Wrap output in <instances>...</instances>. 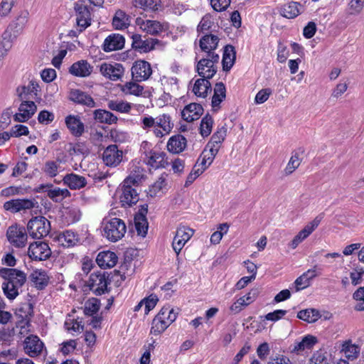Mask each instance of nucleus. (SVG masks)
Segmentation results:
<instances>
[{
  "instance_id": "nucleus-25",
  "label": "nucleus",
  "mask_w": 364,
  "mask_h": 364,
  "mask_svg": "<svg viewBox=\"0 0 364 364\" xmlns=\"http://www.w3.org/2000/svg\"><path fill=\"white\" fill-rule=\"evenodd\" d=\"M219 39L214 35H206L200 39L199 45L203 53L205 54H217L215 50L218 48Z\"/></svg>"
},
{
  "instance_id": "nucleus-58",
  "label": "nucleus",
  "mask_w": 364,
  "mask_h": 364,
  "mask_svg": "<svg viewBox=\"0 0 364 364\" xmlns=\"http://www.w3.org/2000/svg\"><path fill=\"white\" fill-rule=\"evenodd\" d=\"M178 313L169 306H164L156 316H161V319L165 321H169L172 323L177 318Z\"/></svg>"
},
{
  "instance_id": "nucleus-6",
  "label": "nucleus",
  "mask_w": 364,
  "mask_h": 364,
  "mask_svg": "<svg viewBox=\"0 0 364 364\" xmlns=\"http://www.w3.org/2000/svg\"><path fill=\"white\" fill-rule=\"evenodd\" d=\"M27 229L31 237L40 239L49 233L50 223L45 217L36 216L28 221Z\"/></svg>"
},
{
  "instance_id": "nucleus-49",
  "label": "nucleus",
  "mask_w": 364,
  "mask_h": 364,
  "mask_svg": "<svg viewBox=\"0 0 364 364\" xmlns=\"http://www.w3.org/2000/svg\"><path fill=\"white\" fill-rule=\"evenodd\" d=\"M107 107L120 113H129L132 109V105L123 100H112L107 102Z\"/></svg>"
},
{
  "instance_id": "nucleus-26",
  "label": "nucleus",
  "mask_w": 364,
  "mask_h": 364,
  "mask_svg": "<svg viewBox=\"0 0 364 364\" xmlns=\"http://www.w3.org/2000/svg\"><path fill=\"white\" fill-rule=\"evenodd\" d=\"M203 108L198 103H191L186 105L181 112L182 118L188 122H191L200 118L203 114Z\"/></svg>"
},
{
  "instance_id": "nucleus-55",
  "label": "nucleus",
  "mask_w": 364,
  "mask_h": 364,
  "mask_svg": "<svg viewBox=\"0 0 364 364\" xmlns=\"http://www.w3.org/2000/svg\"><path fill=\"white\" fill-rule=\"evenodd\" d=\"M301 160L298 153H294L291 155L288 164L284 169V173L286 176L291 174L300 166Z\"/></svg>"
},
{
  "instance_id": "nucleus-8",
  "label": "nucleus",
  "mask_w": 364,
  "mask_h": 364,
  "mask_svg": "<svg viewBox=\"0 0 364 364\" xmlns=\"http://www.w3.org/2000/svg\"><path fill=\"white\" fill-rule=\"evenodd\" d=\"M136 24L139 27L141 31L151 36L159 35L168 29V24L167 23L144 19L141 17L136 18Z\"/></svg>"
},
{
  "instance_id": "nucleus-43",
  "label": "nucleus",
  "mask_w": 364,
  "mask_h": 364,
  "mask_svg": "<svg viewBox=\"0 0 364 364\" xmlns=\"http://www.w3.org/2000/svg\"><path fill=\"white\" fill-rule=\"evenodd\" d=\"M147 209H144L141 213H138L134 217L135 228L139 235L145 237L148 230V222L146 218V213Z\"/></svg>"
},
{
  "instance_id": "nucleus-41",
  "label": "nucleus",
  "mask_w": 364,
  "mask_h": 364,
  "mask_svg": "<svg viewBox=\"0 0 364 364\" xmlns=\"http://www.w3.org/2000/svg\"><path fill=\"white\" fill-rule=\"evenodd\" d=\"M94 119L100 122L107 124H116L118 118L112 112L105 109H98L93 112Z\"/></svg>"
},
{
  "instance_id": "nucleus-17",
  "label": "nucleus",
  "mask_w": 364,
  "mask_h": 364,
  "mask_svg": "<svg viewBox=\"0 0 364 364\" xmlns=\"http://www.w3.org/2000/svg\"><path fill=\"white\" fill-rule=\"evenodd\" d=\"M107 279L105 274H91L87 282V286L96 295H102L107 291Z\"/></svg>"
},
{
  "instance_id": "nucleus-42",
  "label": "nucleus",
  "mask_w": 364,
  "mask_h": 364,
  "mask_svg": "<svg viewBox=\"0 0 364 364\" xmlns=\"http://www.w3.org/2000/svg\"><path fill=\"white\" fill-rule=\"evenodd\" d=\"M316 276L315 269H309L302 275L299 277L294 282L296 291H299L308 287L310 284V281Z\"/></svg>"
},
{
  "instance_id": "nucleus-13",
  "label": "nucleus",
  "mask_w": 364,
  "mask_h": 364,
  "mask_svg": "<svg viewBox=\"0 0 364 364\" xmlns=\"http://www.w3.org/2000/svg\"><path fill=\"white\" fill-rule=\"evenodd\" d=\"M50 255L51 250L48 245L42 241H37L30 244L28 249V255L33 260H45Z\"/></svg>"
},
{
  "instance_id": "nucleus-14",
  "label": "nucleus",
  "mask_w": 364,
  "mask_h": 364,
  "mask_svg": "<svg viewBox=\"0 0 364 364\" xmlns=\"http://www.w3.org/2000/svg\"><path fill=\"white\" fill-rule=\"evenodd\" d=\"M132 48L140 53H148L156 48L161 42L156 38H148L144 40L140 34H133L132 36Z\"/></svg>"
},
{
  "instance_id": "nucleus-40",
  "label": "nucleus",
  "mask_w": 364,
  "mask_h": 364,
  "mask_svg": "<svg viewBox=\"0 0 364 364\" xmlns=\"http://www.w3.org/2000/svg\"><path fill=\"white\" fill-rule=\"evenodd\" d=\"M31 282L38 289H44L48 284L49 277L46 271L42 269H36L30 275Z\"/></svg>"
},
{
  "instance_id": "nucleus-33",
  "label": "nucleus",
  "mask_w": 364,
  "mask_h": 364,
  "mask_svg": "<svg viewBox=\"0 0 364 364\" xmlns=\"http://www.w3.org/2000/svg\"><path fill=\"white\" fill-rule=\"evenodd\" d=\"M69 98L75 103L86 105L89 107H95L96 105L90 95L80 90H72L70 92Z\"/></svg>"
},
{
  "instance_id": "nucleus-15",
  "label": "nucleus",
  "mask_w": 364,
  "mask_h": 364,
  "mask_svg": "<svg viewBox=\"0 0 364 364\" xmlns=\"http://www.w3.org/2000/svg\"><path fill=\"white\" fill-rule=\"evenodd\" d=\"M37 107L33 101L23 100L18 107V112L14 114L17 122H26L36 113Z\"/></svg>"
},
{
  "instance_id": "nucleus-62",
  "label": "nucleus",
  "mask_w": 364,
  "mask_h": 364,
  "mask_svg": "<svg viewBox=\"0 0 364 364\" xmlns=\"http://www.w3.org/2000/svg\"><path fill=\"white\" fill-rule=\"evenodd\" d=\"M309 364H328V360L325 353L318 350L313 354Z\"/></svg>"
},
{
  "instance_id": "nucleus-29",
  "label": "nucleus",
  "mask_w": 364,
  "mask_h": 364,
  "mask_svg": "<svg viewBox=\"0 0 364 364\" xmlns=\"http://www.w3.org/2000/svg\"><path fill=\"white\" fill-rule=\"evenodd\" d=\"M62 181L71 190H80L87 185V180L84 176L74 173L66 174Z\"/></svg>"
},
{
  "instance_id": "nucleus-23",
  "label": "nucleus",
  "mask_w": 364,
  "mask_h": 364,
  "mask_svg": "<svg viewBox=\"0 0 364 364\" xmlns=\"http://www.w3.org/2000/svg\"><path fill=\"white\" fill-rule=\"evenodd\" d=\"M65 122L67 128L74 136L79 137L84 133L85 125L79 116L70 114L65 117Z\"/></svg>"
},
{
  "instance_id": "nucleus-45",
  "label": "nucleus",
  "mask_w": 364,
  "mask_h": 364,
  "mask_svg": "<svg viewBox=\"0 0 364 364\" xmlns=\"http://www.w3.org/2000/svg\"><path fill=\"white\" fill-rule=\"evenodd\" d=\"M255 296H252V293L249 292L246 295L240 297L230 307V310L233 314L240 312L244 307L248 306L255 300Z\"/></svg>"
},
{
  "instance_id": "nucleus-2",
  "label": "nucleus",
  "mask_w": 364,
  "mask_h": 364,
  "mask_svg": "<svg viewBox=\"0 0 364 364\" xmlns=\"http://www.w3.org/2000/svg\"><path fill=\"white\" fill-rule=\"evenodd\" d=\"M0 276L4 279L2 289L5 296L14 300L26 281V274L21 270L11 268L0 269Z\"/></svg>"
},
{
  "instance_id": "nucleus-57",
  "label": "nucleus",
  "mask_w": 364,
  "mask_h": 364,
  "mask_svg": "<svg viewBox=\"0 0 364 364\" xmlns=\"http://www.w3.org/2000/svg\"><path fill=\"white\" fill-rule=\"evenodd\" d=\"M229 229V225L227 223L220 224L218 227V230L214 232L210 236V242L213 245L220 243L224 235H225Z\"/></svg>"
},
{
  "instance_id": "nucleus-3",
  "label": "nucleus",
  "mask_w": 364,
  "mask_h": 364,
  "mask_svg": "<svg viewBox=\"0 0 364 364\" xmlns=\"http://www.w3.org/2000/svg\"><path fill=\"white\" fill-rule=\"evenodd\" d=\"M142 178V174L129 175L123 181L122 193L120 196V203L124 207H130L136 204L139 199L136 190L133 186H136Z\"/></svg>"
},
{
  "instance_id": "nucleus-36",
  "label": "nucleus",
  "mask_w": 364,
  "mask_h": 364,
  "mask_svg": "<svg viewBox=\"0 0 364 364\" xmlns=\"http://www.w3.org/2000/svg\"><path fill=\"white\" fill-rule=\"evenodd\" d=\"M186 139L181 134H177L168 139L166 146L169 152L179 154L186 149Z\"/></svg>"
},
{
  "instance_id": "nucleus-48",
  "label": "nucleus",
  "mask_w": 364,
  "mask_h": 364,
  "mask_svg": "<svg viewBox=\"0 0 364 364\" xmlns=\"http://www.w3.org/2000/svg\"><path fill=\"white\" fill-rule=\"evenodd\" d=\"M316 341V337L311 335L306 336L301 341L294 343L293 351L299 353L306 349H311Z\"/></svg>"
},
{
  "instance_id": "nucleus-63",
  "label": "nucleus",
  "mask_w": 364,
  "mask_h": 364,
  "mask_svg": "<svg viewBox=\"0 0 364 364\" xmlns=\"http://www.w3.org/2000/svg\"><path fill=\"white\" fill-rule=\"evenodd\" d=\"M272 94V90L269 88H264L259 90L255 97V104L260 105L265 102Z\"/></svg>"
},
{
  "instance_id": "nucleus-21",
  "label": "nucleus",
  "mask_w": 364,
  "mask_h": 364,
  "mask_svg": "<svg viewBox=\"0 0 364 364\" xmlns=\"http://www.w3.org/2000/svg\"><path fill=\"white\" fill-rule=\"evenodd\" d=\"M145 161L153 168H164L168 161L166 154L163 151L151 150L146 153Z\"/></svg>"
},
{
  "instance_id": "nucleus-11",
  "label": "nucleus",
  "mask_w": 364,
  "mask_h": 364,
  "mask_svg": "<svg viewBox=\"0 0 364 364\" xmlns=\"http://www.w3.org/2000/svg\"><path fill=\"white\" fill-rule=\"evenodd\" d=\"M74 9L76 15V23L79 31H85L91 25V14L89 8L81 1L75 4Z\"/></svg>"
},
{
  "instance_id": "nucleus-4",
  "label": "nucleus",
  "mask_w": 364,
  "mask_h": 364,
  "mask_svg": "<svg viewBox=\"0 0 364 364\" xmlns=\"http://www.w3.org/2000/svg\"><path fill=\"white\" fill-rule=\"evenodd\" d=\"M103 235L111 242L121 240L126 233L124 222L119 218L105 219L102 223Z\"/></svg>"
},
{
  "instance_id": "nucleus-50",
  "label": "nucleus",
  "mask_w": 364,
  "mask_h": 364,
  "mask_svg": "<svg viewBox=\"0 0 364 364\" xmlns=\"http://www.w3.org/2000/svg\"><path fill=\"white\" fill-rule=\"evenodd\" d=\"M171 323L169 321H165L161 319V316H156L152 321V326L151 328V334L159 336L162 333Z\"/></svg>"
},
{
  "instance_id": "nucleus-60",
  "label": "nucleus",
  "mask_w": 364,
  "mask_h": 364,
  "mask_svg": "<svg viewBox=\"0 0 364 364\" xmlns=\"http://www.w3.org/2000/svg\"><path fill=\"white\" fill-rule=\"evenodd\" d=\"M29 134L28 128L22 124H16L14 126L10 132H9V139L11 137H20L21 136H27Z\"/></svg>"
},
{
  "instance_id": "nucleus-56",
  "label": "nucleus",
  "mask_w": 364,
  "mask_h": 364,
  "mask_svg": "<svg viewBox=\"0 0 364 364\" xmlns=\"http://www.w3.org/2000/svg\"><path fill=\"white\" fill-rule=\"evenodd\" d=\"M122 91L127 95L139 96L143 93L144 87L136 82H129L123 86Z\"/></svg>"
},
{
  "instance_id": "nucleus-12",
  "label": "nucleus",
  "mask_w": 364,
  "mask_h": 364,
  "mask_svg": "<svg viewBox=\"0 0 364 364\" xmlns=\"http://www.w3.org/2000/svg\"><path fill=\"white\" fill-rule=\"evenodd\" d=\"M23 349L25 353L31 358L39 356L46 350L43 341L37 336L34 335L28 336L25 338Z\"/></svg>"
},
{
  "instance_id": "nucleus-59",
  "label": "nucleus",
  "mask_w": 364,
  "mask_h": 364,
  "mask_svg": "<svg viewBox=\"0 0 364 364\" xmlns=\"http://www.w3.org/2000/svg\"><path fill=\"white\" fill-rule=\"evenodd\" d=\"M12 47V42L7 33H4L0 41V59L4 58Z\"/></svg>"
},
{
  "instance_id": "nucleus-44",
  "label": "nucleus",
  "mask_w": 364,
  "mask_h": 364,
  "mask_svg": "<svg viewBox=\"0 0 364 364\" xmlns=\"http://www.w3.org/2000/svg\"><path fill=\"white\" fill-rule=\"evenodd\" d=\"M64 326L73 335L80 333L84 328L82 319L75 318L70 315L65 320Z\"/></svg>"
},
{
  "instance_id": "nucleus-39",
  "label": "nucleus",
  "mask_w": 364,
  "mask_h": 364,
  "mask_svg": "<svg viewBox=\"0 0 364 364\" xmlns=\"http://www.w3.org/2000/svg\"><path fill=\"white\" fill-rule=\"evenodd\" d=\"M213 91L212 107L215 111H217L219 109L221 102L225 99L226 88L223 82H218L215 84Z\"/></svg>"
},
{
  "instance_id": "nucleus-24",
  "label": "nucleus",
  "mask_w": 364,
  "mask_h": 364,
  "mask_svg": "<svg viewBox=\"0 0 364 364\" xmlns=\"http://www.w3.org/2000/svg\"><path fill=\"white\" fill-rule=\"evenodd\" d=\"M92 69L93 67L87 60H80L70 66L69 72L74 76L86 77L91 75Z\"/></svg>"
},
{
  "instance_id": "nucleus-51",
  "label": "nucleus",
  "mask_w": 364,
  "mask_h": 364,
  "mask_svg": "<svg viewBox=\"0 0 364 364\" xmlns=\"http://www.w3.org/2000/svg\"><path fill=\"white\" fill-rule=\"evenodd\" d=\"M166 175L161 174L159 178L149 188V195L151 197L158 196L161 192H164L166 187Z\"/></svg>"
},
{
  "instance_id": "nucleus-30",
  "label": "nucleus",
  "mask_w": 364,
  "mask_h": 364,
  "mask_svg": "<svg viewBox=\"0 0 364 364\" xmlns=\"http://www.w3.org/2000/svg\"><path fill=\"white\" fill-rule=\"evenodd\" d=\"M29 16V12L26 9L21 10L18 13L17 16L10 25L11 28L14 29L15 36L19 35L23 32L28 22Z\"/></svg>"
},
{
  "instance_id": "nucleus-38",
  "label": "nucleus",
  "mask_w": 364,
  "mask_h": 364,
  "mask_svg": "<svg viewBox=\"0 0 364 364\" xmlns=\"http://www.w3.org/2000/svg\"><path fill=\"white\" fill-rule=\"evenodd\" d=\"M58 242L63 247H70L80 242L78 235L72 230H65L58 236Z\"/></svg>"
},
{
  "instance_id": "nucleus-46",
  "label": "nucleus",
  "mask_w": 364,
  "mask_h": 364,
  "mask_svg": "<svg viewBox=\"0 0 364 364\" xmlns=\"http://www.w3.org/2000/svg\"><path fill=\"white\" fill-rule=\"evenodd\" d=\"M235 60V52L234 47L226 46L224 49L222 63L224 70H229L233 65Z\"/></svg>"
},
{
  "instance_id": "nucleus-27",
  "label": "nucleus",
  "mask_w": 364,
  "mask_h": 364,
  "mask_svg": "<svg viewBox=\"0 0 364 364\" xmlns=\"http://www.w3.org/2000/svg\"><path fill=\"white\" fill-rule=\"evenodd\" d=\"M124 38L118 33H114L107 36L103 43V50L105 52H111L120 50L124 46Z\"/></svg>"
},
{
  "instance_id": "nucleus-19",
  "label": "nucleus",
  "mask_w": 364,
  "mask_h": 364,
  "mask_svg": "<svg viewBox=\"0 0 364 364\" xmlns=\"http://www.w3.org/2000/svg\"><path fill=\"white\" fill-rule=\"evenodd\" d=\"M123 153L117 145H109L102 154V160L108 166H117L122 160Z\"/></svg>"
},
{
  "instance_id": "nucleus-52",
  "label": "nucleus",
  "mask_w": 364,
  "mask_h": 364,
  "mask_svg": "<svg viewBox=\"0 0 364 364\" xmlns=\"http://www.w3.org/2000/svg\"><path fill=\"white\" fill-rule=\"evenodd\" d=\"M100 308V302L96 298L89 299L85 301L83 311L85 315L93 316L97 314Z\"/></svg>"
},
{
  "instance_id": "nucleus-47",
  "label": "nucleus",
  "mask_w": 364,
  "mask_h": 364,
  "mask_svg": "<svg viewBox=\"0 0 364 364\" xmlns=\"http://www.w3.org/2000/svg\"><path fill=\"white\" fill-rule=\"evenodd\" d=\"M321 314L317 309H306L298 312L297 318L308 323H314L318 320Z\"/></svg>"
},
{
  "instance_id": "nucleus-5",
  "label": "nucleus",
  "mask_w": 364,
  "mask_h": 364,
  "mask_svg": "<svg viewBox=\"0 0 364 364\" xmlns=\"http://www.w3.org/2000/svg\"><path fill=\"white\" fill-rule=\"evenodd\" d=\"M219 58L218 54L201 55L196 66L198 75L204 78H212L217 72Z\"/></svg>"
},
{
  "instance_id": "nucleus-18",
  "label": "nucleus",
  "mask_w": 364,
  "mask_h": 364,
  "mask_svg": "<svg viewBox=\"0 0 364 364\" xmlns=\"http://www.w3.org/2000/svg\"><path fill=\"white\" fill-rule=\"evenodd\" d=\"M152 73L151 65L145 60H137L132 67V77L136 81L147 80Z\"/></svg>"
},
{
  "instance_id": "nucleus-7",
  "label": "nucleus",
  "mask_w": 364,
  "mask_h": 364,
  "mask_svg": "<svg viewBox=\"0 0 364 364\" xmlns=\"http://www.w3.org/2000/svg\"><path fill=\"white\" fill-rule=\"evenodd\" d=\"M323 216L319 214L311 221L309 222L302 230H301L289 243V246L292 249H296L298 245L306 240L320 225Z\"/></svg>"
},
{
  "instance_id": "nucleus-32",
  "label": "nucleus",
  "mask_w": 364,
  "mask_h": 364,
  "mask_svg": "<svg viewBox=\"0 0 364 364\" xmlns=\"http://www.w3.org/2000/svg\"><path fill=\"white\" fill-rule=\"evenodd\" d=\"M118 257L114 252L104 251L98 254L96 262L103 269L112 268L117 262Z\"/></svg>"
},
{
  "instance_id": "nucleus-53",
  "label": "nucleus",
  "mask_w": 364,
  "mask_h": 364,
  "mask_svg": "<svg viewBox=\"0 0 364 364\" xmlns=\"http://www.w3.org/2000/svg\"><path fill=\"white\" fill-rule=\"evenodd\" d=\"M213 119L209 114L205 115L203 117L200 122V133L203 137L208 136L213 129Z\"/></svg>"
},
{
  "instance_id": "nucleus-28",
  "label": "nucleus",
  "mask_w": 364,
  "mask_h": 364,
  "mask_svg": "<svg viewBox=\"0 0 364 364\" xmlns=\"http://www.w3.org/2000/svg\"><path fill=\"white\" fill-rule=\"evenodd\" d=\"M304 6L299 2L291 1L282 6L279 9V14L287 18H294L301 14Z\"/></svg>"
},
{
  "instance_id": "nucleus-35",
  "label": "nucleus",
  "mask_w": 364,
  "mask_h": 364,
  "mask_svg": "<svg viewBox=\"0 0 364 364\" xmlns=\"http://www.w3.org/2000/svg\"><path fill=\"white\" fill-rule=\"evenodd\" d=\"M46 188L47 196L55 202H61L63 199L70 196V192L67 188L53 187L52 184L43 186Z\"/></svg>"
},
{
  "instance_id": "nucleus-10",
  "label": "nucleus",
  "mask_w": 364,
  "mask_h": 364,
  "mask_svg": "<svg viewBox=\"0 0 364 364\" xmlns=\"http://www.w3.org/2000/svg\"><path fill=\"white\" fill-rule=\"evenodd\" d=\"M9 242L16 247H23L26 245L28 235L23 227L14 225L10 226L6 232Z\"/></svg>"
},
{
  "instance_id": "nucleus-20",
  "label": "nucleus",
  "mask_w": 364,
  "mask_h": 364,
  "mask_svg": "<svg viewBox=\"0 0 364 364\" xmlns=\"http://www.w3.org/2000/svg\"><path fill=\"white\" fill-rule=\"evenodd\" d=\"M35 206L33 200L30 199H13L6 201L4 204L5 210L11 213H18L22 210L32 209Z\"/></svg>"
},
{
  "instance_id": "nucleus-16",
  "label": "nucleus",
  "mask_w": 364,
  "mask_h": 364,
  "mask_svg": "<svg viewBox=\"0 0 364 364\" xmlns=\"http://www.w3.org/2000/svg\"><path fill=\"white\" fill-rule=\"evenodd\" d=\"M100 71L104 77L116 81L122 77L124 69L120 63H103L100 65Z\"/></svg>"
},
{
  "instance_id": "nucleus-9",
  "label": "nucleus",
  "mask_w": 364,
  "mask_h": 364,
  "mask_svg": "<svg viewBox=\"0 0 364 364\" xmlns=\"http://www.w3.org/2000/svg\"><path fill=\"white\" fill-rule=\"evenodd\" d=\"M193 234L194 230L186 225H181L177 228L172 242V247L177 255H179Z\"/></svg>"
},
{
  "instance_id": "nucleus-64",
  "label": "nucleus",
  "mask_w": 364,
  "mask_h": 364,
  "mask_svg": "<svg viewBox=\"0 0 364 364\" xmlns=\"http://www.w3.org/2000/svg\"><path fill=\"white\" fill-rule=\"evenodd\" d=\"M213 160L214 159L212 156L203 151L198 159L196 163L206 170L211 165Z\"/></svg>"
},
{
  "instance_id": "nucleus-1",
  "label": "nucleus",
  "mask_w": 364,
  "mask_h": 364,
  "mask_svg": "<svg viewBox=\"0 0 364 364\" xmlns=\"http://www.w3.org/2000/svg\"><path fill=\"white\" fill-rule=\"evenodd\" d=\"M139 126L146 133H151L157 138H162L171 133L173 123L168 114L164 113L156 117L144 114L140 117Z\"/></svg>"
},
{
  "instance_id": "nucleus-54",
  "label": "nucleus",
  "mask_w": 364,
  "mask_h": 364,
  "mask_svg": "<svg viewBox=\"0 0 364 364\" xmlns=\"http://www.w3.org/2000/svg\"><path fill=\"white\" fill-rule=\"evenodd\" d=\"M64 215L68 223H74L80 220L82 213L79 208L71 206L65 208Z\"/></svg>"
},
{
  "instance_id": "nucleus-37",
  "label": "nucleus",
  "mask_w": 364,
  "mask_h": 364,
  "mask_svg": "<svg viewBox=\"0 0 364 364\" xmlns=\"http://www.w3.org/2000/svg\"><path fill=\"white\" fill-rule=\"evenodd\" d=\"M131 23V18L125 11L117 10L112 18V26L116 30H124L129 27Z\"/></svg>"
},
{
  "instance_id": "nucleus-31",
  "label": "nucleus",
  "mask_w": 364,
  "mask_h": 364,
  "mask_svg": "<svg viewBox=\"0 0 364 364\" xmlns=\"http://www.w3.org/2000/svg\"><path fill=\"white\" fill-rule=\"evenodd\" d=\"M340 351L348 360L356 359L360 354V346L353 343L350 339L343 341L340 343Z\"/></svg>"
},
{
  "instance_id": "nucleus-61",
  "label": "nucleus",
  "mask_w": 364,
  "mask_h": 364,
  "mask_svg": "<svg viewBox=\"0 0 364 364\" xmlns=\"http://www.w3.org/2000/svg\"><path fill=\"white\" fill-rule=\"evenodd\" d=\"M13 115V110L8 107L3 111L0 116V128L4 129L11 124V118Z\"/></svg>"
},
{
  "instance_id": "nucleus-22",
  "label": "nucleus",
  "mask_w": 364,
  "mask_h": 364,
  "mask_svg": "<svg viewBox=\"0 0 364 364\" xmlns=\"http://www.w3.org/2000/svg\"><path fill=\"white\" fill-rule=\"evenodd\" d=\"M209 79L202 77L191 80V90L196 97L205 98L208 96V93L211 91V85Z\"/></svg>"
},
{
  "instance_id": "nucleus-34",
  "label": "nucleus",
  "mask_w": 364,
  "mask_h": 364,
  "mask_svg": "<svg viewBox=\"0 0 364 364\" xmlns=\"http://www.w3.org/2000/svg\"><path fill=\"white\" fill-rule=\"evenodd\" d=\"M60 160H47L41 168L42 173L47 178H55L63 171Z\"/></svg>"
}]
</instances>
